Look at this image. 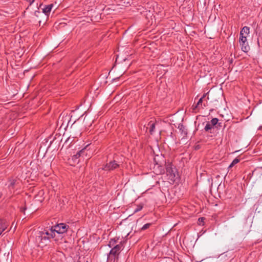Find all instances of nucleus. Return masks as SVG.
I'll return each mask as SVG.
<instances>
[{"label": "nucleus", "mask_w": 262, "mask_h": 262, "mask_svg": "<svg viewBox=\"0 0 262 262\" xmlns=\"http://www.w3.org/2000/svg\"><path fill=\"white\" fill-rule=\"evenodd\" d=\"M218 121H219V119L216 118H214L212 119L210 121V122H209L210 123V124L211 125H212V126H213L215 125H217Z\"/></svg>", "instance_id": "17"}, {"label": "nucleus", "mask_w": 262, "mask_h": 262, "mask_svg": "<svg viewBox=\"0 0 262 262\" xmlns=\"http://www.w3.org/2000/svg\"><path fill=\"white\" fill-rule=\"evenodd\" d=\"M25 209V208H24V209L22 208V209H21V211H23Z\"/></svg>", "instance_id": "27"}, {"label": "nucleus", "mask_w": 262, "mask_h": 262, "mask_svg": "<svg viewBox=\"0 0 262 262\" xmlns=\"http://www.w3.org/2000/svg\"><path fill=\"white\" fill-rule=\"evenodd\" d=\"M68 228V226L64 223H60L50 228L55 235V241L62 238V234L67 232Z\"/></svg>", "instance_id": "2"}, {"label": "nucleus", "mask_w": 262, "mask_h": 262, "mask_svg": "<svg viewBox=\"0 0 262 262\" xmlns=\"http://www.w3.org/2000/svg\"><path fill=\"white\" fill-rule=\"evenodd\" d=\"M212 125H211L209 122H208L204 127V129L206 132H208L212 129Z\"/></svg>", "instance_id": "15"}, {"label": "nucleus", "mask_w": 262, "mask_h": 262, "mask_svg": "<svg viewBox=\"0 0 262 262\" xmlns=\"http://www.w3.org/2000/svg\"><path fill=\"white\" fill-rule=\"evenodd\" d=\"M9 222L5 219L0 218V235L9 226Z\"/></svg>", "instance_id": "6"}, {"label": "nucleus", "mask_w": 262, "mask_h": 262, "mask_svg": "<svg viewBox=\"0 0 262 262\" xmlns=\"http://www.w3.org/2000/svg\"><path fill=\"white\" fill-rule=\"evenodd\" d=\"M123 248V243L122 242H120L119 244L115 245L114 247L112 248V249L110 251L107 257V260H109L111 259H112V257H114V259L115 260V257H116L118 258V256L119 255L120 252Z\"/></svg>", "instance_id": "3"}, {"label": "nucleus", "mask_w": 262, "mask_h": 262, "mask_svg": "<svg viewBox=\"0 0 262 262\" xmlns=\"http://www.w3.org/2000/svg\"><path fill=\"white\" fill-rule=\"evenodd\" d=\"M239 162V160L236 158H235L233 161L232 162H231V163L230 164V165L229 166L228 168H230L231 167H232L233 166H234L235 164H236L237 163H238V162Z\"/></svg>", "instance_id": "14"}, {"label": "nucleus", "mask_w": 262, "mask_h": 262, "mask_svg": "<svg viewBox=\"0 0 262 262\" xmlns=\"http://www.w3.org/2000/svg\"><path fill=\"white\" fill-rule=\"evenodd\" d=\"M84 152H85L84 149H82L79 150V151H78L76 153V154H75V155H74L73 156V158H72L73 159L75 160V159H78V158H79L80 157L82 156L84 154Z\"/></svg>", "instance_id": "11"}, {"label": "nucleus", "mask_w": 262, "mask_h": 262, "mask_svg": "<svg viewBox=\"0 0 262 262\" xmlns=\"http://www.w3.org/2000/svg\"><path fill=\"white\" fill-rule=\"evenodd\" d=\"M151 224L150 223H147L145 224L141 228L142 230H145L148 228L150 226Z\"/></svg>", "instance_id": "21"}, {"label": "nucleus", "mask_w": 262, "mask_h": 262, "mask_svg": "<svg viewBox=\"0 0 262 262\" xmlns=\"http://www.w3.org/2000/svg\"><path fill=\"white\" fill-rule=\"evenodd\" d=\"M166 169L167 174L169 176V179L172 181H174L176 174L175 168H172L171 165H167Z\"/></svg>", "instance_id": "4"}, {"label": "nucleus", "mask_w": 262, "mask_h": 262, "mask_svg": "<svg viewBox=\"0 0 262 262\" xmlns=\"http://www.w3.org/2000/svg\"><path fill=\"white\" fill-rule=\"evenodd\" d=\"M119 166V165L115 160L111 161L105 165L103 169L105 170H113L118 167Z\"/></svg>", "instance_id": "5"}, {"label": "nucleus", "mask_w": 262, "mask_h": 262, "mask_svg": "<svg viewBox=\"0 0 262 262\" xmlns=\"http://www.w3.org/2000/svg\"><path fill=\"white\" fill-rule=\"evenodd\" d=\"M9 222L5 219L0 218V235L9 226Z\"/></svg>", "instance_id": "7"}, {"label": "nucleus", "mask_w": 262, "mask_h": 262, "mask_svg": "<svg viewBox=\"0 0 262 262\" xmlns=\"http://www.w3.org/2000/svg\"><path fill=\"white\" fill-rule=\"evenodd\" d=\"M26 1L30 3V5H31L35 1V0H26Z\"/></svg>", "instance_id": "22"}, {"label": "nucleus", "mask_w": 262, "mask_h": 262, "mask_svg": "<svg viewBox=\"0 0 262 262\" xmlns=\"http://www.w3.org/2000/svg\"><path fill=\"white\" fill-rule=\"evenodd\" d=\"M37 12V11L35 12V13L36 14ZM38 13H39V12H38Z\"/></svg>", "instance_id": "28"}, {"label": "nucleus", "mask_w": 262, "mask_h": 262, "mask_svg": "<svg viewBox=\"0 0 262 262\" xmlns=\"http://www.w3.org/2000/svg\"><path fill=\"white\" fill-rule=\"evenodd\" d=\"M143 204H140L139 205H138L137 206L136 208L134 210V213H136V212L141 210L143 208Z\"/></svg>", "instance_id": "20"}, {"label": "nucleus", "mask_w": 262, "mask_h": 262, "mask_svg": "<svg viewBox=\"0 0 262 262\" xmlns=\"http://www.w3.org/2000/svg\"><path fill=\"white\" fill-rule=\"evenodd\" d=\"M217 125L219 126H222V123L221 122L217 123Z\"/></svg>", "instance_id": "25"}, {"label": "nucleus", "mask_w": 262, "mask_h": 262, "mask_svg": "<svg viewBox=\"0 0 262 262\" xmlns=\"http://www.w3.org/2000/svg\"><path fill=\"white\" fill-rule=\"evenodd\" d=\"M179 128L180 130L181 131L182 133H183V134L184 135H187V131L185 129V127L183 125H181V126H179Z\"/></svg>", "instance_id": "19"}, {"label": "nucleus", "mask_w": 262, "mask_h": 262, "mask_svg": "<svg viewBox=\"0 0 262 262\" xmlns=\"http://www.w3.org/2000/svg\"><path fill=\"white\" fill-rule=\"evenodd\" d=\"M51 238L55 241V235L50 228H47L42 231L37 233L35 242L38 246L42 247L47 245L50 242Z\"/></svg>", "instance_id": "1"}, {"label": "nucleus", "mask_w": 262, "mask_h": 262, "mask_svg": "<svg viewBox=\"0 0 262 262\" xmlns=\"http://www.w3.org/2000/svg\"><path fill=\"white\" fill-rule=\"evenodd\" d=\"M247 36L245 35H239V43L246 42L247 41Z\"/></svg>", "instance_id": "16"}, {"label": "nucleus", "mask_w": 262, "mask_h": 262, "mask_svg": "<svg viewBox=\"0 0 262 262\" xmlns=\"http://www.w3.org/2000/svg\"><path fill=\"white\" fill-rule=\"evenodd\" d=\"M2 193L0 191V198L2 197Z\"/></svg>", "instance_id": "26"}, {"label": "nucleus", "mask_w": 262, "mask_h": 262, "mask_svg": "<svg viewBox=\"0 0 262 262\" xmlns=\"http://www.w3.org/2000/svg\"><path fill=\"white\" fill-rule=\"evenodd\" d=\"M149 126H150V129H149V132L151 134H152V133L154 132V129L155 128V123H151L150 122L148 124Z\"/></svg>", "instance_id": "18"}, {"label": "nucleus", "mask_w": 262, "mask_h": 262, "mask_svg": "<svg viewBox=\"0 0 262 262\" xmlns=\"http://www.w3.org/2000/svg\"><path fill=\"white\" fill-rule=\"evenodd\" d=\"M204 220V218L203 217H200L199 219V222H203Z\"/></svg>", "instance_id": "24"}, {"label": "nucleus", "mask_w": 262, "mask_h": 262, "mask_svg": "<svg viewBox=\"0 0 262 262\" xmlns=\"http://www.w3.org/2000/svg\"><path fill=\"white\" fill-rule=\"evenodd\" d=\"M206 95H207V94H204L203 95V96L199 100L198 103L194 106V108H193V110H194L195 108H197L198 107H200V106L202 105L203 99L205 97Z\"/></svg>", "instance_id": "13"}, {"label": "nucleus", "mask_w": 262, "mask_h": 262, "mask_svg": "<svg viewBox=\"0 0 262 262\" xmlns=\"http://www.w3.org/2000/svg\"><path fill=\"white\" fill-rule=\"evenodd\" d=\"M77 262H81L80 261H78Z\"/></svg>", "instance_id": "29"}, {"label": "nucleus", "mask_w": 262, "mask_h": 262, "mask_svg": "<svg viewBox=\"0 0 262 262\" xmlns=\"http://www.w3.org/2000/svg\"><path fill=\"white\" fill-rule=\"evenodd\" d=\"M241 47V49L245 52H247L249 50V46L248 45V42L239 43Z\"/></svg>", "instance_id": "10"}, {"label": "nucleus", "mask_w": 262, "mask_h": 262, "mask_svg": "<svg viewBox=\"0 0 262 262\" xmlns=\"http://www.w3.org/2000/svg\"><path fill=\"white\" fill-rule=\"evenodd\" d=\"M250 33V28L247 26L244 27L241 30L239 35H245L247 37Z\"/></svg>", "instance_id": "9"}, {"label": "nucleus", "mask_w": 262, "mask_h": 262, "mask_svg": "<svg viewBox=\"0 0 262 262\" xmlns=\"http://www.w3.org/2000/svg\"><path fill=\"white\" fill-rule=\"evenodd\" d=\"M53 6L54 5L52 4L46 5L45 7L42 9L43 13H44L46 15H49Z\"/></svg>", "instance_id": "8"}, {"label": "nucleus", "mask_w": 262, "mask_h": 262, "mask_svg": "<svg viewBox=\"0 0 262 262\" xmlns=\"http://www.w3.org/2000/svg\"><path fill=\"white\" fill-rule=\"evenodd\" d=\"M14 182H11V184H10V185L9 187H13V186H14Z\"/></svg>", "instance_id": "23"}, {"label": "nucleus", "mask_w": 262, "mask_h": 262, "mask_svg": "<svg viewBox=\"0 0 262 262\" xmlns=\"http://www.w3.org/2000/svg\"><path fill=\"white\" fill-rule=\"evenodd\" d=\"M117 241H118V239H115V238H112L111 239L110 242H109V243L108 244V246H109L110 248H113L114 247L115 245H116L117 244Z\"/></svg>", "instance_id": "12"}]
</instances>
